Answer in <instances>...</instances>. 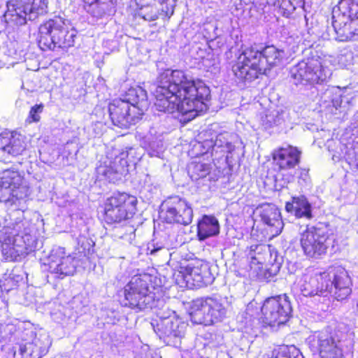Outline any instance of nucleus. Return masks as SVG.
<instances>
[{"label":"nucleus","mask_w":358,"mask_h":358,"mask_svg":"<svg viewBox=\"0 0 358 358\" xmlns=\"http://www.w3.org/2000/svg\"><path fill=\"white\" fill-rule=\"evenodd\" d=\"M272 358H291L289 348L287 345H280L273 351Z\"/></svg>","instance_id":"2f4dec72"},{"label":"nucleus","mask_w":358,"mask_h":358,"mask_svg":"<svg viewBox=\"0 0 358 358\" xmlns=\"http://www.w3.org/2000/svg\"><path fill=\"white\" fill-rule=\"evenodd\" d=\"M96 173L99 177H103L106 179H109L112 176L116 173V171L111 166L101 164L96 168Z\"/></svg>","instance_id":"7c9ffc66"},{"label":"nucleus","mask_w":358,"mask_h":358,"mask_svg":"<svg viewBox=\"0 0 358 358\" xmlns=\"http://www.w3.org/2000/svg\"><path fill=\"white\" fill-rule=\"evenodd\" d=\"M135 94H136V90L135 89L131 88V89L129 90L128 95L134 96Z\"/></svg>","instance_id":"f704fd0d"},{"label":"nucleus","mask_w":358,"mask_h":358,"mask_svg":"<svg viewBox=\"0 0 358 358\" xmlns=\"http://www.w3.org/2000/svg\"><path fill=\"white\" fill-rule=\"evenodd\" d=\"M249 275L253 278L268 279L275 273H271L269 268H264V264L257 260V257H252L249 264Z\"/></svg>","instance_id":"bb28decb"},{"label":"nucleus","mask_w":358,"mask_h":358,"mask_svg":"<svg viewBox=\"0 0 358 358\" xmlns=\"http://www.w3.org/2000/svg\"><path fill=\"white\" fill-rule=\"evenodd\" d=\"M259 247V245L257 244H255V245H252L250 247V250L251 252H255Z\"/></svg>","instance_id":"72a5a7b5"},{"label":"nucleus","mask_w":358,"mask_h":358,"mask_svg":"<svg viewBox=\"0 0 358 358\" xmlns=\"http://www.w3.org/2000/svg\"><path fill=\"white\" fill-rule=\"evenodd\" d=\"M152 280L148 273L134 275L124 287L122 306L138 311L151 308L162 291L161 287L152 285Z\"/></svg>","instance_id":"39448f33"},{"label":"nucleus","mask_w":358,"mask_h":358,"mask_svg":"<svg viewBox=\"0 0 358 358\" xmlns=\"http://www.w3.org/2000/svg\"><path fill=\"white\" fill-rule=\"evenodd\" d=\"M210 166L199 160L191 162L187 166V173L192 180H199L210 174Z\"/></svg>","instance_id":"a878e982"},{"label":"nucleus","mask_w":358,"mask_h":358,"mask_svg":"<svg viewBox=\"0 0 358 358\" xmlns=\"http://www.w3.org/2000/svg\"><path fill=\"white\" fill-rule=\"evenodd\" d=\"M9 20L16 26L24 24L27 15L34 13L36 17L48 13V0H32L31 5H25L22 0H11L8 3Z\"/></svg>","instance_id":"2eb2a0df"},{"label":"nucleus","mask_w":358,"mask_h":358,"mask_svg":"<svg viewBox=\"0 0 358 358\" xmlns=\"http://www.w3.org/2000/svg\"><path fill=\"white\" fill-rule=\"evenodd\" d=\"M193 216L190 204L179 196H169L161 205L159 217L164 223L187 226Z\"/></svg>","instance_id":"9b49d317"},{"label":"nucleus","mask_w":358,"mask_h":358,"mask_svg":"<svg viewBox=\"0 0 358 358\" xmlns=\"http://www.w3.org/2000/svg\"><path fill=\"white\" fill-rule=\"evenodd\" d=\"M76 31L64 18L55 15L38 27L37 43L43 51L68 49L74 45Z\"/></svg>","instance_id":"7ed1b4c3"},{"label":"nucleus","mask_w":358,"mask_h":358,"mask_svg":"<svg viewBox=\"0 0 358 358\" xmlns=\"http://www.w3.org/2000/svg\"><path fill=\"white\" fill-rule=\"evenodd\" d=\"M207 264L197 257L183 258L173 273V279L182 288L197 289L206 285Z\"/></svg>","instance_id":"1a4fd4ad"},{"label":"nucleus","mask_w":358,"mask_h":358,"mask_svg":"<svg viewBox=\"0 0 358 358\" xmlns=\"http://www.w3.org/2000/svg\"><path fill=\"white\" fill-rule=\"evenodd\" d=\"M161 358V357H160Z\"/></svg>","instance_id":"58836bf2"},{"label":"nucleus","mask_w":358,"mask_h":358,"mask_svg":"<svg viewBox=\"0 0 358 358\" xmlns=\"http://www.w3.org/2000/svg\"><path fill=\"white\" fill-rule=\"evenodd\" d=\"M154 92L155 106L159 111L189 115V119L200 115L210 95L209 87L199 79H192L180 69H164L157 76Z\"/></svg>","instance_id":"f257e3e1"},{"label":"nucleus","mask_w":358,"mask_h":358,"mask_svg":"<svg viewBox=\"0 0 358 358\" xmlns=\"http://www.w3.org/2000/svg\"><path fill=\"white\" fill-rule=\"evenodd\" d=\"M159 250H160V248H154V249H152L150 250V255H153L155 254L157 251H158Z\"/></svg>","instance_id":"e433bc0d"},{"label":"nucleus","mask_w":358,"mask_h":358,"mask_svg":"<svg viewBox=\"0 0 358 358\" xmlns=\"http://www.w3.org/2000/svg\"><path fill=\"white\" fill-rule=\"evenodd\" d=\"M29 143L27 137L17 130L4 129L0 133V150L13 157L22 155Z\"/></svg>","instance_id":"a211bd4d"},{"label":"nucleus","mask_w":358,"mask_h":358,"mask_svg":"<svg viewBox=\"0 0 358 358\" xmlns=\"http://www.w3.org/2000/svg\"><path fill=\"white\" fill-rule=\"evenodd\" d=\"M83 7L87 13L96 17H102L106 13L101 0H82Z\"/></svg>","instance_id":"cd10ccee"},{"label":"nucleus","mask_w":358,"mask_h":358,"mask_svg":"<svg viewBox=\"0 0 358 358\" xmlns=\"http://www.w3.org/2000/svg\"><path fill=\"white\" fill-rule=\"evenodd\" d=\"M222 305L213 298H206L202 300L198 314L202 315V322L212 324L217 322L224 314Z\"/></svg>","instance_id":"5701e85b"},{"label":"nucleus","mask_w":358,"mask_h":358,"mask_svg":"<svg viewBox=\"0 0 358 358\" xmlns=\"http://www.w3.org/2000/svg\"><path fill=\"white\" fill-rule=\"evenodd\" d=\"M170 334H173L174 336H180V333L177 334L174 330L170 332Z\"/></svg>","instance_id":"4c0bfd02"},{"label":"nucleus","mask_w":358,"mask_h":358,"mask_svg":"<svg viewBox=\"0 0 358 358\" xmlns=\"http://www.w3.org/2000/svg\"><path fill=\"white\" fill-rule=\"evenodd\" d=\"M334 10L332 26L336 40L348 42L358 39V0H340Z\"/></svg>","instance_id":"423d86ee"},{"label":"nucleus","mask_w":358,"mask_h":358,"mask_svg":"<svg viewBox=\"0 0 358 358\" xmlns=\"http://www.w3.org/2000/svg\"><path fill=\"white\" fill-rule=\"evenodd\" d=\"M220 233V224L213 215H203L197 222L196 237L199 241L217 235Z\"/></svg>","instance_id":"b1692460"},{"label":"nucleus","mask_w":358,"mask_h":358,"mask_svg":"<svg viewBox=\"0 0 358 358\" xmlns=\"http://www.w3.org/2000/svg\"><path fill=\"white\" fill-rule=\"evenodd\" d=\"M292 316L291 303L286 294L266 298L262 303L258 321L264 328L279 327Z\"/></svg>","instance_id":"9d476101"},{"label":"nucleus","mask_w":358,"mask_h":358,"mask_svg":"<svg viewBox=\"0 0 358 358\" xmlns=\"http://www.w3.org/2000/svg\"><path fill=\"white\" fill-rule=\"evenodd\" d=\"M17 232L10 227H4L0 231V254L7 262H16L20 257L15 244Z\"/></svg>","instance_id":"4be33fe9"},{"label":"nucleus","mask_w":358,"mask_h":358,"mask_svg":"<svg viewBox=\"0 0 358 358\" xmlns=\"http://www.w3.org/2000/svg\"><path fill=\"white\" fill-rule=\"evenodd\" d=\"M292 78L296 85H314L324 82L327 75L321 57L311 56L298 62L292 71Z\"/></svg>","instance_id":"f8f14e48"},{"label":"nucleus","mask_w":358,"mask_h":358,"mask_svg":"<svg viewBox=\"0 0 358 358\" xmlns=\"http://www.w3.org/2000/svg\"><path fill=\"white\" fill-rule=\"evenodd\" d=\"M348 336V332L339 327L320 335L317 345L320 358H345L343 343Z\"/></svg>","instance_id":"4468645a"},{"label":"nucleus","mask_w":358,"mask_h":358,"mask_svg":"<svg viewBox=\"0 0 358 358\" xmlns=\"http://www.w3.org/2000/svg\"><path fill=\"white\" fill-rule=\"evenodd\" d=\"M285 210L294 213L296 218L305 217L310 220L313 217L312 207L305 196H293L290 201H287Z\"/></svg>","instance_id":"393cba45"},{"label":"nucleus","mask_w":358,"mask_h":358,"mask_svg":"<svg viewBox=\"0 0 358 358\" xmlns=\"http://www.w3.org/2000/svg\"><path fill=\"white\" fill-rule=\"evenodd\" d=\"M29 194V187L24 177L14 169L0 173V203L13 207L20 204Z\"/></svg>","instance_id":"0eeeda50"},{"label":"nucleus","mask_w":358,"mask_h":358,"mask_svg":"<svg viewBox=\"0 0 358 358\" xmlns=\"http://www.w3.org/2000/svg\"><path fill=\"white\" fill-rule=\"evenodd\" d=\"M24 284L23 279L19 276H8L4 278L0 282L2 292L8 293L12 290H17Z\"/></svg>","instance_id":"c85d7f7f"},{"label":"nucleus","mask_w":358,"mask_h":358,"mask_svg":"<svg viewBox=\"0 0 358 358\" xmlns=\"http://www.w3.org/2000/svg\"><path fill=\"white\" fill-rule=\"evenodd\" d=\"M44 105L41 103L36 104L30 108L26 122L29 124L38 122L41 120L40 113L43 112Z\"/></svg>","instance_id":"c756f323"},{"label":"nucleus","mask_w":358,"mask_h":358,"mask_svg":"<svg viewBox=\"0 0 358 358\" xmlns=\"http://www.w3.org/2000/svg\"><path fill=\"white\" fill-rule=\"evenodd\" d=\"M300 289L305 296L323 295L331 292L330 266L320 273L307 271L300 280Z\"/></svg>","instance_id":"dca6fc26"},{"label":"nucleus","mask_w":358,"mask_h":358,"mask_svg":"<svg viewBox=\"0 0 358 358\" xmlns=\"http://www.w3.org/2000/svg\"><path fill=\"white\" fill-rule=\"evenodd\" d=\"M280 59V51L274 45H265L258 50L251 45L241 50L231 69L241 83H252L267 74Z\"/></svg>","instance_id":"f03ea898"},{"label":"nucleus","mask_w":358,"mask_h":358,"mask_svg":"<svg viewBox=\"0 0 358 358\" xmlns=\"http://www.w3.org/2000/svg\"><path fill=\"white\" fill-rule=\"evenodd\" d=\"M261 220L267 226L271 237L278 236L282 231L284 223L279 209L271 203H262L256 208Z\"/></svg>","instance_id":"aec40b11"},{"label":"nucleus","mask_w":358,"mask_h":358,"mask_svg":"<svg viewBox=\"0 0 358 358\" xmlns=\"http://www.w3.org/2000/svg\"><path fill=\"white\" fill-rule=\"evenodd\" d=\"M43 265L48 273L55 274L57 278L62 279L73 275L77 267L75 257L57 253H51Z\"/></svg>","instance_id":"6ab92c4d"},{"label":"nucleus","mask_w":358,"mask_h":358,"mask_svg":"<svg viewBox=\"0 0 358 358\" xmlns=\"http://www.w3.org/2000/svg\"><path fill=\"white\" fill-rule=\"evenodd\" d=\"M129 234H134L135 230H136L134 227L133 225H129Z\"/></svg>","instance_id":"c9c22d12"},{"label":"nucleus","mask_w":358,"mask_h":358,"mask_svg":"<svg viewBox=\"0 0 358 358\" xmlns=\"http://www.w3.org/2000/svg\"><path fill=\"white\" fill-rule=\"evenodd\" d=\"M137 203L136 196L124 192H115L99 204L98 218L108 226L127 224L136 214Z\"/></svg>","instance_id":"20e7f679"},{"label":"nucleus","mask_w":358,"mask_h":358,"mask_svg":"<svg viewBox=\"0 0 358 358\" xmlns=\"http://www.w3.org/2000/svg\"><path fill=\"white\" fill-rule=\"evenodd\" d=\"M299 171L301 172V176H308V171H309V169H306V168H301L299 169Z\"/></svg>","instance_id":"473e14b6"},{"label":"nucleus","mask_w":358,"mask_h":358,"mask_svg":"<svg viewBox=\"0 0 358 358\" xmlns=\"http://www.w3.org/2000/svg\"><path fill=\"white\" fill-rule=\"evenodd\" d=\"M330 280L331 289L334 287V296L338 301L345 300L351 294V278L343 267L331 266Z\"/></svg>","instance_id":"412c9836"},{"label":"nucleus","mask_w":358,"mask_h":358,"mask_svg":"<svg viewBox=\"0 0 358 358\" xmlns=\"http://www.w3.org/2000/svg\"><path fill=\"white\" fill-rule=\"evenodd\" d=\"M331 236L327 226L323 223L307 226L300 236V245L303 255L312 259L324 257L331 244Z\"/></svg>","instance_id":"6e6552de"},{"label":"nucleus","mask_w":358,"mask_h":358,"mask_svg":"<svg viewBox=\"0 0 358 358\" xmlns=\"http://www.w3.org/2000/svg\"><path fill=\"white\" fill-rule=\"evenodd\" d=\"M271 157L274 170L282 173L295 169L300 164L301 152L297 147L287 145L275 148Z\"/></svg>","instance_id":"f3484780"},{"label":"nucleus","mask_w":358,"mask_h":358,"mask_svg":"<svg viewBox=\"0 0 358 358\" xmlns=\"http://www.w3.org/2000/svg\"><path fill=\"white\" fill-rule=\"evenodd\" d=\"M133 101L135 103H131L129 100L115 99L109 102L108 112L113 125L127 129L141 118L142 114L136 106V101Z\"/></svg>","instance_id":"ddd939ff"}]
</instances>
